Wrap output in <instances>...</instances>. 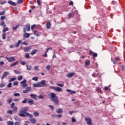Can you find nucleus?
Listing matches in <instances>:
<instances>
[{"label": "nucleus", "mask_w": 125, "mask_h": 125, "mask_svg": "<svg viewBox=\"0 0 125 125\" xmlns=\"http://www.w3.org/2000/svg\"><path fill=\"white\" fill-rule=\"evenodd\" d=\"M29 111V107H22L18 115L20 117H29V118H33L34 116H33L32 114H30L28 112Z\"/></svg>", "instance_id": "obj_1"}, {"label": "nucleus", "mask_w": 125, "mask_h": 125, "mask_svg": "<svg viewBox=\"0 0 125 125\" xmlns=\"http://www.w3.org/2000/svg\"><path fill=\"white\" fill-rule=\"evenodd\" d=\"M49 96L51 101L54 102L55 104H59V100H58V98H57L55 93H51V95H49Z\"/></svg>", "instance_id": "obj_2"}, {"label": "nucleus", "mask_w": 125, "mask_h": 125, "mask_svg": "<svg viewBox=\"0 0 125 125\" xmlns=\"http://www.w3.org/2000/svg\"><path fill=\"white\" fill-rule=\"evenodd\" d=\"M39 87H44L47 86L48 84H46L45 80H42L40 82H39Z\"/></svg>", "instance_id": "obj_3"}, {"label": "nucleus", "mask_w": 125, "mask_h": 125, "mask_svg": "<svg viewBox=\"0 0 125 125\" xmlns=\"http://www.w3.org/2000/svg\"><path fill=\"white\" fill-rule=\"evenodd\" d=\"M85 121L88 125H93L91 118H90L89 117H85Z\"/></svg>", "instance_id": "obj_4"}, {"label": "nucleus", "mask_w": 125, "mask_h": 125, "mask_svg": "<svg viewBox=\"0 0 125 125\" xmlns=\"http://www.w3.org/2000/svg\"><path fill=\"white\" fill-rule=\"evenodd\" d=\"M21 85L23 88L27 87V86H28V84H27V80L24 79L22 82H21Z\"/></svg>", "instance_id": "obj_5"}, {"label": "nucleus", "mask_w": 125, "mask_h": 125, "mask_svg": "<svg viewBox=\"0 0 125 125\" xmlns=\"http://www.w3.org/2000/svg\"><path fill=\"white\" fill-rule=\"evenodd\" d=\"M6 60H8L9 62H13V61H15V58L14 57H12L11 58H8L6 57Z\"/></svg>", "instance_id": "obj_6"}, {"label": "nucleus", "mask_w": 125, "mask_h": 125, "mask_svg": "<svg viewBox=\"0 0 125 125\" xmlns=\"http://www.w3.org/2000/svg\"><path fill=\"white\" fill-rule=\"evenodd\" d=\"M89 55H92L93 54V57H97V56H98V55L97 53H93V52H92V50H91L89 51Z\"/></svg>", "instance_id": "obj_7"}, {"label": "nucleus", "mask_w": 125, "mask_h": 125, "mask_svg": "<svg viewBox=\"0 0 125 125\" xmlns=\"http://www.w3.org/2000/svg\"><path fill=\"white\" fill-rule=\"evenodd\" d=\"M31 90H32L31 87H27L25 90H23V93H28Z\"/></svg>", "instance_id": "obj_8"}, {"label": "nucleus", "mask_w": 125, "mask_h": 125, "mask_svg": "<svg viewBox=\"0 0 125 125\" xmlns=\"http://www.w3.org/2000/svg\"><path fill=\"white\" fill-rule=\"evenodd\" d=\"M29 121L33 125H35L37 123V119L36 118H31L29 119Z\"/></svg>", "instance_id": "obj_9"}, {"label": "nucleus", "mask_w": 125, "mask_h": 125, "mask_svg": "<svg viewBox=\"0 0 125 125\" xmlns=\"http://www.w3.org/2000/svg\"><path fill=\"white\" fill-rule=\"evenodd\" d=\"M8 3L11 4V5H13L14 6H16V5H17V3L15 2H13L12 0H9Z\"/></svg>", "instance_id": "obj_10"}, {"label": "nucleus", "mask_w": 125, "mask_h": 125, "mask_svg": "<svg viewBox=\"0 0 125 125\" xmlns=\"http://www.w3.org/2000/svg\"><path fill=\"white\" fill-rule=\"evenodd\" d=\"M8 75V72L6 71L5 72L2 77H1V80H3V79H5V78H6V77H7V75Z\"/></svg>", "instance_id": "obj_11"}, {"label": "nucleus", "mask_w": 125, "mask_h": 125, "mask_svg": "<svg viewBox=\"0 0 125 125\" xmlns=\"http://www.w3.org/2000/svg\"><path fill=\"white\" fill-rule=\"evenodd\" d=\"M27 103L29 104V105H34V101L33 99H29L27 100Z\"/></svg>", "instance_id": "obj_12"}, {"label": "nucleus", "mask_w": 125, "mask_h": 125, "mask_svg": "<svg viewBox=\"0 0 125 125\" xmlns=\"http://www.w3.org/2000/svg\"><path fill=\"white\" fill-rule=\"evenodd\" d=\"M30 49H32V47L31 46H29V47H26L24 48L23 51L24 52H28Z\"/></svg>", "instance_id": "obj_13"}, {"label": "nucleus", "mask_w": 125, "mask_h": 125, "mask_svg": "<svg viewBox=\"0 0 125 125\" xmlns=\"http://www.w3.org/2000/svg\"><path fill=\"white\" fill-rule=\"evenodd\" d=\"M74 76H75V73L74 72L68 73L66 75L67 78H72V77H74Z\"/></svg>", "instance_id": "obj_14"}, {"label": "nucleus", "mask_w": 125, "mask_h": 125, "mask_svg": "<svg viewBox=\"0 0 125 125\" xmlns=\"http://www.w3.org/2000/svg\"><path fill=\"white\" fill-rule=\"evenodd\" d=\"M55 91L60 92L62 91V88H60V87H56L54 88Z\"/></svg>", "instance_id": "obj_15"}, {"label": "nucleus", "mask_w": 125, "mask_h": 125, "mask_svg": "<svg viewBox=\"0 0 125 125\" xmlns=\"http://www.w3.org/2000/svg\"><path fill=\"white\" fill-rule=\"evenodd\" d=\"M56 112L57 113V114H61L63 113V110L62 108H58L56 110Z\"/></svg>", "instance_id": "obj_16"}, {"label": "nucleus", "mask_w": 125, "mask_h": 125, "mask_svg": "<svg viewBox=\"0 0 125 125\" xmlns=\"http://www.w3.org/2000/svg\"><path fill=\"white\" fill-rule=\"evenodd\" d=\"M46 26L47 29H50V27H51V23H50V22L47 21L46 24Z\"/></svg>", "instance_id": "obj_17"}, {"label": "nucleus", "mask_w": 125, "mask_h": 125, "mask_svg": "<svg viewBox=\"0 0 125 125\" xmlns=\"http://www.w3.org/2000/svg\"><path fill=\"white\" fill-rule=\"evenodd\" d=\"M25 29L27 32L30 31V30H31V27L30 26V24H28L25 25Z\"/></svg>", "instance_id": "obj_18"}, {"label": "nucleus", "mask_w": 125, "mask_h": 125, "mask_svg": "<svg viewBox=\"0 0 125 125\" xmlns=\"http://www.w3.org/2000/svg\"><path fill=\"white\" fill-rule=\"evenodd\" d=\"M21 42H22V41L19 40L18 42L15 45V47H19V45H20V43H21Z\"/></svg>", "instance_id": "obj_19"}, {"label": "nucleus", "mask_w": 125, "mask_h": 125, "mask_svg": "<svg viewBox=\"0 0 125 125\" xmlns=\"http://www.w3.org/2000/svg\"><path fill=\"white\" fill-rule=\"evenodd\" d=\"M30 97L32 98V99H34V100H37V95L36 94H30Z\"/></svg>", "instance_id": "obj_20"}, {"label": "nucleus", "mask_w": 125, "mask_h": 125, "mask_svg": "<svg viewBox=\"0 0 125 125\" xmlns=\"http://www.w3.org/2000/svg\"><path fill=\"white\" fill-rule=\"evenodd\" d=\"M30 33H25L23 34V38H24V39H27L30 37Z\"/></svg>", "instance_id": "obj_21"}, {"label": "nucleus", "mask_w": 125, "mask_h": 125, "mask_svg": "<svg viewBox=\"0 0 125 125\" xmlns=\"http://www.w3.org/2000/svg\"><path fill=\"white\" fill-rule=\"evenodd\" d=\"M37 52H38V50H37V49H34V50H33L32 51H31V53H30V54H31V55H34V54H36V53H37Z\"/></svg>", "instance_id": "obj_22"}, {"label": "nucleus", "mask_w": 125, "mask_h": 125, "mask_svg": "<svg viewBox=\"0 0 125 125\" xmlns=\"http://www.w3.org/2000/svg\"><path fill=\"white\" fill-rule=\"evenodd\" d=\"M33 34L34 36H36V37H40V34L39 33V31L37 30H34Z\"/></svg>", "instance_id": "obj_23"}, {"label": "nucleus", "mask_w": 125, "mask_h": 125, "mask_svg": "<svg viewBox=\"0 0 125 125\" xmlns=\"http://www.w3.org/2000/svg\"><path fill=\"white\" fill-rule=\"evenodd\" d=\"M66 91H67V92H69L71 94H75L76 93V92L75 91H72L70 89H66Z\"/></svg>", "instance_id": "obj_24"}, {"label": "nucleus", "mask_w": 125, "mask_h": 125, "mask_svg": "<svg viewBox=\"0 0 125 125\" xmlns=\"http://www.w3.org/2000/svg\"><path fill=\"white\" fill-rule=\"evenodd\" d=\"M14 119L15 121H18V122H21V119L19 118L17 115L14 116Z\"/></svg>", "instance_id": "obj_25"}, {"label": "nucleus", "mask_w": 125, "mask_h": 125, "mask_svg": "<svg viewBox=\"0 0 125 125\" xmlns=\"http://www.w3.org/2000/svg\"><path fill=\"white\" fill-rule=\"evenodd\" d=\"M90 64V61L89 60H87L85 62V66H88Z\"/></svg>", "instance_id": "obj_26"}, {"label": "nucleus", "mask_w": 125, "mask_h": 125, "mask_svg": "<svg viewBox=\"0 0 125 125\" xmlns=\"http://www.w3.org/2000/svg\"><path fill=\"white\" fill-rule=\"evenodd\" d=\"M69 18H73L74 17V12H72L68 14Z\"/></svg>", "instance_id": "obj_27"}, {"label": "nucleus", "mask_w": 125, "mask_h": 125, "mask_svg": "<svg viewBox=\"0 0 125 125\" xmlns=\"http://www.w3.org/2000/svg\"><path fill=\"white\" fill-rule=\"evenodd\" d=\"M0 26H3V27L4 28V27H6V24L4 23V21H2L1 23H0Z\"/></svg>", "instance_id": "obj_28"}, {"label": "nucleus", "mask_w": 125, "mask_h": 125, "mask_svg": "<svg viewBox=\"0 0 125 125\" xmlns=\"http://www.w3.org/2000/svg\"><path fill=\"white\" fill-rule=\"evenodd\" d=\"M16 78L15 77L9 79V83H11V82H14V81H16Z\"/></svg>", "instance_id": "obj_29"}, {"label": "nucleus", "mask_w": 125, "mask_h": 125, "mask_svg": "<svg viewBox=\"0 0 125 125\" xmlns=\"http://www.w3.org/2000/svg\"><path fill=\"white\" fill-rule=\"evenodd\" d=\"M9 30V28L8 27H5L3 29L2 32L3 33H5V32H7Z\"/></svg>", "instance_id": "obj_30"}, {"label": "nucleus", "mask_w": 125, "mask_h": 125, "mask_svg": "<svg viewBox=\"0 0 125 125\" xmlns=\"http://www.w3.org/2000/svg\"><path fill=\"white\" fill-rule=\"evenodd\" d=\"M12 102V99L11 98H9L7 100V103L8 104H10Z\"/></svg>", "instance_id": "obj_31"}, {"label": "nucleus", "mask_w": 125, "mask_h": 125, "mask_svg": "<svg viewBox=\"0 0 125 125\" xmlns=\"http://www.w3.org/2000/svg\"><path fill=\"white\" fill-rule=\"evenodd\" d=\"M26 67H27V70H28V71H30L31 69H32V65H27Z\"/></svg>", "instance_id": "obj_32"}, {"label": "nucleus", "mask_w": 125, "mask_h": 125, "mask_svg": "<svg viewBox=\"0 0 125 125\" xmlns=\"http://www.w3.org/2000/svg\"><path fill=\"white\" fill-rule=\"evenodd\" d=\"M18 63H19V62H15L10 64V67H13V66H15V65H17V64H18Z\"/></svg>", "instance_id": "obj_33"}, {"label": "nucleus", "mask_w": 125, "mask_h": 125, "mask_svg": "<svg viewBox=\"0 0 125 125\" xmlns=\"http://www.w3.org/2000/svg\"><path fill=\"white\" fill-rule=\"evenodd\" d=\"M33 115L35 117H39V116H40V113L38 112H34Z\"/></svg>", "instance_id": "obj_34"}, {"label": "nucleus", "mask_w": 125, "mask_h": 125, "mask_svg": "<svg viewBox=\"0 0 125 125\" xmlns=\"http://www.w3.org/2000/svg\"><path fill=\"white\" fill-rule=\"evenodd\" d=\"M14 96H15V97H19V96H20V93H15L14 94Z\"/></svg>", "instance_id": "obj_35"}, {"label": "nucleus", "mask_w": 125, "mask_h": 125, "mask_svg": "<svg viewBox=\"0 0 125 125\" xmlns=\"http://www.w3.org/2000/svg\"><path fill=\"white\" fill-rule=\"evenodd\" d=\"M14 73H15V74H17V75H20V74H21V72L17 70H14Z\"/></svg>", "instance_id": "obj_36"}, {"label": "nucleus", "mask_w": 125, "mask_h": 125, "mask_svg": "<svg viewBox=\"0 0 125 125\" xmlns=\"http://www.w3.org/2000/svg\"><path fill=\"white\" fill-rule=\"evenodd\" d=\"M17 110H18V108L17 106L14 107L13 108V113H16V112H17Z\"/></svg>", "instance_id": "obj_37"}, {"label": "nucleus", "mask_w": 125, "mask_h": 125, "mask_svg": "<svg viewBox=\"0 0 125 125\" xmlns=\"http://www.w3.org/2000/svg\"><path fill=\"white\" fill-rule=\"evenodd\" d=\"M34 87H40L39 83H34L33 84Z\"/></svg>", "instance_id": "obj_38"}, {"label": "nucleus", "mask_w": 125, "mask_h": 125, "mask_svg": "<svg viewBox=\"0 0 125 125\" xmlns=\"http://www.w3.org/2000/svg\"><path fill=\"white\" fill-rule=\"evenodd\" d=\"M24 1V0H18L17 3L18 4H21V3H22Z\"/></svg>", "instance_id": "obj_39"}, {"label": "nucleus", "mask_w": 125, "mask_h": 125, "mask_svg": "<svg viewBox=\"0 0 125 125\" xmlns=\"http://www.w3.org/2000/svg\"><path fill=\"white\" fill-rule=\"evenodd\" d=\"M20 26V25H16L15 27L13 26V30H14V31H15V30H16V29H18V28H19V26Z\"/></svg>", "instance_id": "obj_40"}, {"label": "nucleus", "mask_w": 125, "mask_h": 125, "mask_svg": "<svg viewBox=\"0 0 125 125\" xmlns=\"http://www.w3.org/2000/svg\"><path fill=\"white\" fill-rule=\"evenodd\" d=\"M18 81H22L23 80V76H19L18 77Z\"/></svg>", "instance_id": "obj_41"}, {"label": "nucleus", "mask_w": 125, "mask_h": 125, "mask_svg": "<svg viewBox=\"0 0 125 125\" xmlns=\"http://www.w3.org/2000/svg\"><path fill=\"white\" fill-rule=\"evenodd\" d=\"M5 38H6L5 33H3V34L2 35V40H5Z\"/></svg>", "instance_id": "obj_42"}, {"label": "nucleus", "mask_w": 125, "mask_h": 125, "mask_svg": "<svg viewBox=\"0 0 125 125\" xmlns=\"http://www.w3.org/2000/svg\"><path fill=\"white\" fill-rule=\"evenodd\" d=\"M51 68V66L50 65H47L46 66V69L47 71H49Z\"/></svg>", "instance_id": "obj_43"}, {"label": "nucleus", "mask_w": 125, "mask_h": 125, "mask_svg": "<svg viewBox=\"0 0 125 125\" xmlns=\"http://www.w3.org/2000/svg\"><path fill=\"white\" fill-rule=\"evenodd\" d=\"M25 58H27L28 59H29V58H30V55H29L28 53H26L25 56Z\"/></svg>", "instance_id": "obj_44"}, {"label": "nucleus", "mask_w": 125, "mask_h": 125, "mask_svg": "<svg viewBox=\"0 0 125 125\" xmlns=\"http://www.w3.org/2000/svg\"><path fill=\"white\" fill-rule=\"evenodd\" d=\"M38 80H39V78L37 77H34L32 78V80L33 81H35V82L38 81Z\"/></svg>", "instance_id": "obj_45"}, {"label": "nucleus", "mask_w": 125, "mask_h": 125, "mask_svg": "<svg viewBox=\"0 0 125 125\" xmlns=\"http://www.w3.org/2000/svg\"><path fill=\"white\" fill-rule=\"evenodd\" d=\"M27 101H28V99L25 98L23 101H22V103H23V104H25V103H27Z\"/></svg>", "instance_id": "obj_46"}, {"label": "nucleus", "mask_w": 125, "mask_h": 125, "mask_svg": "<svg viewBox=\"0 0 125 125\" xmlns=\"http://www.w3.org/2000/svg\"><path fill=\"white\" fill-rule=\"evenodd\" d=\"M76 121L77 120L74 117H72L71 118V122H72V123H76Z\"/></svg>", "instance_id": "obj_47"}, {"label": "nucleus", "mask_w": 125, "mask_h": 125, "mask_svg": "<svg viewBox=\"0 0 125 125\" xmlns=\"http://www.w3.org/2000/svg\"><path fill=\"white\" fill-rule=\"evenodd\" d=\"M4 86H5V84L4 83L0 84V87L2 88V87H4Z\"/></svg>", "instance_id": "obj_48"}, {"label": "nucleus", "mask_w": 125, "mask_h": 125, "mask_svg": "<svg viewBox=\"0 0 125 125\" xmlns=\"http://www.w3.org/2000/svg\"><path fill=\"white\" fill-rule=\"evenodd\" d=\"M115 60L116 61H120L121 59L120 58V57H115Z\"/></svg>", "instance_id": "obj_49"}, {"label": "nucleus", "mask_w": 125, "mask_h": 125, "mask_svg": "<svg viewBox=\"0 0 125 125\" xmlns=\"http://www.w3.org/2000/svg\"><path fill=\"white\" fill-rule=\"evenodd\" d=\"M48 107L50 108L52 111L53 110V109H54V106H53V105H48Z\"/></svg>", "instance_id": "obj_50"}, {"label": "nucleus", "mask_w": 125, "mask_h": 125, "mask_svg": "<svg viewBox=\"0 0 125 125\" xmlns=\"http://www.w3.org/2000/svg\"><path fill=\"white\" fill-rule=\"evenodd\" d=\"M97 91H98V92H99V93H100L101 92V88L98 87L97 88Z\"/></svg>", "instance_id": "obj_51"}, {"label": "nucleus", "mask_w": 125, "mask_h": 125, "mask_svg": "<svg viewBox=\"0 0 125 125\" xmlns=\"http://www.w3.org/2000/svg\"><path fill=\"white\" fill-rule=\"evenodd\" d=\"M5 14V11H2L1 13H0V16L1 15H4Z\"/></svg>", "instance_id": "obj_52"}, {"label": "nucleus", "mask_w": 125, "mask_h": 125, "mask_svg": "<svg viewBox=\"0 0 125 125\" xmlns=\"http://www.w3.org/2000/svg\"><path fill=\"white\" fill-rule=\"evenodd\" d=\"M14 106H15V104L14 103H12L10 105L11 108H14Z\"/></svg>", "instance_id": "obj_53"}, {"label": "nucleus", "mask_w": 125, "mask_h": 125, "mask_svg": "<svg viewBox=\"0 0 125 125\" xmlns=\"http://www.w3.org/2000/svg\"><path fill=\"white\" fill-rule=\"evenodd\" d=\"M98 75L95 74V73H93L92 75V77H93V78H96L98 77Z\"/></svg>", "instance_id": "obj_54"}, {"label": "nucleus", "mask_w": 125, "mask_h": 125, "mask_svg": "<svg viewBox=\"0 0 125 125\" xmlns=\"http://www.w3.org/2000/svg\"><path fill=\"white\" fill-rule=\"evenodd\" d=\"M57 85H58V86H60L61 87H62V86H64V84H63L57 83Z\"/></svg>", "instance_id": "obj_55"}, {"label": "nucleus", "mask_w": 125, "mask_h": 125, "mask_svg": "<svg viewBox=\"0 0 125 125\" xmlns=\"http://www.w3.org/2000/svg\"><path fill=\"white\" fill-rule=\"evenodd\" d=\"M38 98L39 99H43V96H42V95H40L39 96H38Z\"/></svg>", "instance_id": "obj_56"}, {"label": "nucleus", "mask_w": 125, "mask_h": 125, "mask_svg": "<svg viewBox=\"0 0 125 125\" xmlns=\"http://www.w3.org/2000/svg\"><path fill=\"white\" fill-rule=\"evenodd\" d=\"M6 18L5 17V16H1L0 17V20H4V19H5Z\"/></svg>", "instance_id": "obj_57"}, {"label": "nucleus", "mask_w": 125, "mask_h": 125, "mask_svg": "<svg viewBox=\"0 0 125 125\" xmlns=\"http://www.w3.org/2000/svg\"><path fill=\"white\" fill-rule=\"evenodd\" d=\"M34 69L36 70V71H40V69H39V66H36L34 67Z\"/></svg>", "instance_id": "obj_58"}, {"label": "nucleus", "mask_w": 125, "mask_h": 125, "mask_svg": "<svg viewBox=\"0 0 125 125\" xmlns=\"http://www.w3.org/2000/svg\"><path fill=\"white\" fill-rule=\"evenodd\" d=\"M8 125H13V122H12V121H9L8 122Z\"/></svg>", "instance_id": "obj_59"}, {"label": "nucleus", "mask_w": 125, "mask_h": 125, "mask_svg": "<svg viewBox=\"0 0 125 125\" xmlns=\"http://www.w3.org/2000/svg\"><path fill=\"white\" fill-rule=\"evenodd\" d=\"M12 85V83H9V84L7 85V87L10 88L11 87V85Z\"/></svg>", "instance_id": "obj_60"}, {"label": "nucleus", "mask_w": 125, "mask_h": 125, "mask_svg": "<svg viewBox=\"0 0 125 125\" xmlns=\"http://www.w3.org/2000/svg\"><path fill=\"white\" fill-rule=\"evenodd\" d=\"M13 84V85H17L18 84V82H14Z\"/></svg>", "instance_id": "obj_61"}, {"label": "nucleus", "mask_w": 125, "mask_h": 125, "mask_svg": "<svg viewBox=\"0 0 125 125\" xmlns=\"http://www.w3.org/2000/svg\"><path fill=\"white\" fill-rule=\"evenodd\" d=\"M35 27H36V24L32 25L31 26V30H34V28H35Z\"/></svg>", "instance_id": "obj_62"}, {"label": "nucleus", "mask_w": 125, "mask_h": 125, "mask_svg": "<svg viewBox=\"0 0 125 125\" xmlns=\"http://www.w3.org/2000/svg\"><path fill=\"white\" fill-rule=\"evenodd\" d=\"M37 2L38 5H41V1L40 0H37Z\"/></svg>", "instance_id": "obj_63"}, {"label": "nucleus", "mask_w": 125, "mask_h": 125, "mask_svg": "<svg viewBox=\"0 0 125 125\" xmlns=\"http://www.w3.org/2000/svg\"><path fill=\"white\" fill-rule=\"evenodd\" d=\"M15 125H20V123L19 122H16L15 123Z\"/></svg>", "instance_id": "obj_64"}]
</instances>
